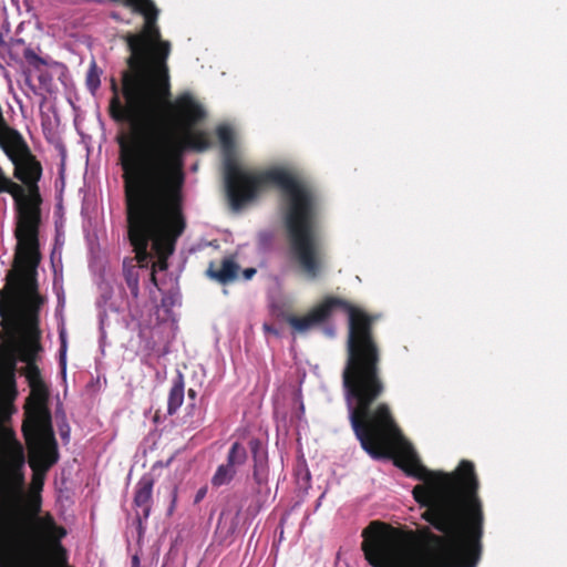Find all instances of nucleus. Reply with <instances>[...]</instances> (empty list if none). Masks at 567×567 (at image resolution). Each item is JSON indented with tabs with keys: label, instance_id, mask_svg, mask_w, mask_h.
Segmentation results:
<instances>
[{
	"label": "nucleus",
	"instance_id": "20e7f679",
	"mask_svg": "<svg viewBox=\"0 0 567 567\" xmlns=\"http://www.w3.org/2000/svg\"><path fill=\"white\" fill-rule=\"evenodd\" d=\"M10 59L20 64L24 75V86L33 95H42L32 81V75L37 78L44 73L51 58L41 55L40 47L25 43L23 39H12L7 44Z\"/></svg>",
	"mask_w": 567,
	"mask_h": 567
},
{
	"label": "nucleus",
	"instance_id": "dca6fc26",
	"mask_svg": "<svg viewBox=\"0 0 567 567\" xmlns=\"http://www.w3.org/2000/svg\"><path fill=\"white\" fill-rule=\"evenodd\" d=\"M323 331H324V333H326L328 337H330V338L334 337L336 331H334V328H333L332 326H328V327H326V328L323 329Z\"/></svg>",
	"mask_w": 567,
	"mask_h": 567
},
{
	"label": "nucleus",
	"instance_id": "423d86ee",
	"mask_svg": "<svg viewBox=\"0 0 567 567\" xmlns=\"http://www.w3.org/2000/svg\"><path fill=\"white\" fill-rule=\"evenodd\" d=\"M54 79H58L62 85L66 86L69 82V70L65 64L51 59L43 74L38 76L39 85H37L43 100L45 94H53L56 91Z\"/></svg>",
	"mask_w": 567,
	"mask_h": 567
},
{
	"label": "nucleus",
	"instance_id": "2eb2a0df",
	"mask_svg": "<svg viewBox=\"0 0 567 567\" xmlns=\"http://www.w3.org/2000/svg\"><path fill=\"white\" fill-rule=\"evenodd\" d=\"M244 277L246 280H249L254 277V275L256 274V269L255 268H247L244 270Z\"/></svg>",
	"mask_w": 567,
	"mask_h": 567
},
{
	"label": "nucleus",
	"instance_id": "0eeeda50",
	"mask_svg": "<svg viewBox=\"0 0 567 567\" xmlns=\"http://www.w3.org/2000/svg\"><path fill=\"white\" fill-rule=\"evenodd\" d=\"M249 449L254 461L252 477L255 483L262 488L268 484L267 452L262 449V444L258 439L249 441Z\"/></svg>",
	"mask_w": 567,
	"mask_h": 567
},
{
	"label": "nucleus",
	"instance_id": "ddd939ff",
	"mask_svg": "<svg viewBox=\"0 0 567 567\" xmlns=\"http://www.w3.org/2000/svg\"><path fill=\"white\" fill-rule=\"evenodd\" d=\"M100 73L95 62H92L86 73V85L92 93L101 85Z\"/></svg>",
	"mask_w": 567,
	"mask_h": 567
},
{
	"label": "nucleus",
	"instance_id": "aec40b11",
	"mask_svg": "<svg viewBox=\"0 0 567 567\" xmlns=\"http://www.w3.org/2000/svg\"><path fill=\"white\" fill-rule=\"evenodd\" d=\"M103 322H104V321H103V317L101 316V317H100V323H101V326H103ZM101 333H102V337H104V333H105V332H104V330H103V327H101Z\"/></svg>",
	"mask_w": 567,
	"mask_h": 567
},
{
	"label": "nucleus",
	"instance_id": "a878e982",
	"mask_svg": "<svg viewBox=\"0 0 567 567\" xmlns=\"http://www.w3.org/2000/svg\"><path fill=\"white\" fill-rule=\"evenodd\" d=\"M299 411H300L301 413H303V412H305V406H303V403H302V402L300 403Z\"/></svg>",
	"mask_w": 567,
	"mask_h": 567
},
{
	"label": "nucleus",
	"instance_id": "f257e3e1",
	"mask_svg": "<svg viewBox=\"0 0 567 567\" xmlns=\"http://www.w3.org/2000/svg\"><path fill=\"white\" fill-rule=\"evenodd\" d=\"M168 56H128L122 74V92L111 100L115 121L130 125L117 140L123 171L128 238L134 259L123 261V276L132 298L140 295V268L152 262V282L157 286L155 268H167L166 259L184 230L183 204L185 151H205L210 146L204 133L188 132L183 140L171 131L167 120L169 75Z\"/></svg>",
	"mask_w": 567,
	"mask_h": 567
},
{
	"label": "nucleus",
	"instance_id": "6ab92c4d",
	"mask_svg": "<svg viewBox=\"0 0 567 567\" xmlns=\"http://www.w3.org/2000/svg\"><path fill=\"white\" fill-rule=\"evenodd\" d=\"M188 396H189V398H192V399H195V396H196V391H195V390H193V389H189V390H188Z\"/></svg>",
	"mask_w": 567,
	"mask_h": 567
},
{
	"label": "nucleus",
	"instance_id": "c85d7f7f",
	"mask_svg": "<svg viewBox=\"0 0 567 567\" xmlns=\"http://www.w3.org/2000/svg\"><path fill=\"white\" fill-rule=\"evenodd\" d=\"M62 437H63V440L68 439L69 437V433H62Z\"/></svg>",
	"mask_w": 567,
	"mask_h": 567
},
{
	"label": "nucleus",
	"instance_id": "bb28decb",
	"mask_svg": "<svg viewBox=\"0 0 567 567\" xmlns=\"http://www.w3.org/2000/svg\"><path fill=\"white\" fill-rule=\"evenodd\" d=\"M235 528H236V524H233L231 527L229 528V533H234Z\"/></svg>",
	"mask_w": 567,
	"mask_h": 567
},
{
	"label": "nucleus",
	"instance_id": "5701e85b",
	"mask_svg": "<svg viewBox=\"0 0 567 567\" xmlns=\"http://www.w3.org/2000/svg\"><path fill=\"white\" fill-rule=\"evenodd\" d=\"M61 338H63V334L61 333ZM62 350L65 351V341L62 339Z\"/></svg>",
	"mask_w": 567,
	"mask_h": 567
},
{
	"label": "nucleus",
	"instance_id": "9d476101",
	"mask_svg": "<svg viewBox=\"0 0 567 567\" xmlns=\"http://www.w3.org/2000/svg\"><path fill=\"white\" fill-rule=\"evenodd\" d=\"M184 401V380L183 375L179 373L178 377L174 380L173 385L168 393L167 400V413L173 415L177 412Z\"/></svg>",
	"mask_w": 567,
	"mask_h": 567
},
{
	"label": "nucleus",
	"instance_id": "f3484780",
	"mask_svg": "<svg viewBox=\"0 0 567 567\" xmlns=\"http://www.w3.org/2000/svg\"><path fill=\"white\" fill-rule=\"evenodd\" d=\"M162 302H163V306H168V305L173 306L174 299H173V297H164Z\"/></svg>",
	"mask_w": 567,
	"mask_h": 567
},
{
	"label": "nucleus",
	"instance_id": "7ed1b4c3",
	"mask_svg": "<svg viewBox=\"0 0 567 567\" xmlns=\"http://www.w3.org/2000/svg\"><path fill=\"white\" fill-rule=\"evenodd\" d=\"M218 140L224 155V183L234 209L252 199L259 187L275 184L280 190L279 216L287 233L290 257L299 272L309 281L321 278L327 270L320 224V204L313 189L284 168L260 174L245 172L236 162L233 128L220 125Z\"/></svg>",
	"mask_w": 567,
	"mask_h": 567
},
{
	"label": "nucleus",
	"instance_id": "393cba45",
	"mask_svg": "<svg viewBox=\"0 0 567 567\" xmlns=\"http://www.w3.org/2000/svg\"><path fill=\"white\" fill-rule=\"evenodd\" d=\"M61 364H62V367H63V371L65 372V359H64V358H62V360H61Z\"/></svg>",
	"mask_w": 567,
	"mask_h": 567
},
{
	"label": "nucleus",
	"instance_id": "b1692460",
	"mask_svg": "<svg viewBox=\"0 0 567 567\" xmlns=\"http://www.w3.org/2000/svg\"><path fill=\"white\" fill-rule=\"evenodd\" d=\"M175 498H176V492L174 491L173 492V503L175 502ZM172 506H174V504ZM172 509H173V507H171L169 512H172Z\"/></svg>",
	"mask_w": 567,
	"mask_h": 567
},
{
	"label": "nucleus",
	"instance_id": "f03ea898",
	"mask_svg": "<svg viewBox=\"0 0 567 567\" xmlns=\"http://www.w3.org/2000/svg\"><path fill=\"white\" fill-rule=\"evenodd\" d=\"M338 309L348 315L349 321L342 385L355 437L374 460L385 457V447L392 440L399 441L400 466L422 482L412 491L414 499L425 508L422 517L443 533L439 536L424 528L417 538H405L378 530L362 547H481L483 513L476 495L474 464L462 461L454 475L427 470L413 446L401 437L389 406L384 403L375 409L371 406L384 391L379 349L371 334L372 318L342 299L328 297L307 316H289L287 321L293 332L305 334Z\"/></svg>",
	"mask_w": 567,
	"mask_h": 567
},
{
	"label": "nucleus",
	"instance_id": "1a4fd4ad",
	"mask_svg": "<svg viewBox=\"0 0 567 567\" xmlns=\"http://www.w3.org/2000/svg\"><path fill=\"white\" fill-rule=\"evenodd\" d=\"M238 271L239 266L233 257H226L219 265L212 262L207 269V275L219 284L226 285L237 278Z\"/></svg>",
	"mask_w": 567,
	"mask_h": 567
},
{
	"label": "nucleus",
	"instance_id": "6e6552de",
	"mask_svg": "<svg viewBox=\"0 0 567 567\" xmlns=\"http://www.w3.org/2000/svg\"><path fill=\"white\" fill-rule=\"evenodd\" d=\"M176 110L179 118L186 125H192L205 116V111L202 105L198 104L188 92H185L177 97Z\"/></svg>",
	"mask_w": 567,
	"mask_h": 567
},
{
	"label": "nucleus",
	"instance_id": "f8f14e48",
	"mask_svg": "<svg viewBox=\"0 0 567 567\" xmlns=\"http://www.w3.org/2000/svg\"><path fill=\"white\" fill-rule=\"evenodd\" d=\"M237 474V470L228 463L220 464L212 477V484L220 487L229 484Z\"/></svg>",
	"mask_w": 567,
	"mask_h": 567
},
{
	"label": "nucleus",
	"instance_id": "412c9836",
	"mask_svg": "<svg viewBox=\"0 0 567 567\" xmlns=\"http://www.w3.org/2000/svg\"><path fill=\"white\" fill-rule=\"evenodd\" d=\"M265 329L267 331H270V332H274V333H277V331L275 329H271L269 326H265Z\"/></svg>",
	"mask_w": 567,
	"mask_h": 567
},
{
	"label": "nucleus",
	"instance_id": "4be33fe9",
	"mask_svg": "<svg viewBox=\"0 0 567 567\" xmlns=\"http://www.w3.org/2000/svg\"><path fill=\"white\" fill-rule=\"evenodd\" d=\"M309 480H310V474H309V472H306V474H305V481H306V483H308V482H309Z\"/></svg>",
	"mask_w": 567,
	"mask_h": 567
},
{
	"label": "nucleus",
	"instance_id": "9b49d317",
	"mask_svg": "<svg viewBox=\"0 0 567 567\" xmlns=\"http://www.w3.org/2000/svg\"><path fill=\"white\" fill-rule=\"evenodd\" d=\"M248 460L247 449L240 442H234L227 453L226 463L236 470L243 466Z\"/></svg>",
	"mask_w": 567,
	"mask_h": 567
},
{
	"label": "nucleus",
	"instance_id": "a211bd4d",
	"mask_svg": "<svg viewBox=\"0 0 567 567\" xmlns=\"http://www.w3.org/2000/svg\"><path fill=\"white\" fill-rule=\"evenodd\" d=\"M0 567H7L6 558L0 554Z\"/></svg>",
	"mask_w": 567,
	"mask_h": 567
},
{
	"label": "nucleus",
	"instance_id": "39448f33",
	"mask_svg": "<svg viewBox=\"0 0 567 567\" xmlns=\"http://www.w3.org/2000/svg\"><path fill=\"white\" fill-rule=\"evenodd\" d=\"M153 487L154 478L151 474H144L135 485L134 507L140 526L150 517L153 505Z\"/></svg>",
	"mask_w": 567,
	"mask_h": 567
},
{
	"label": "nucleus",
	"instance_id": "4468645a",
	"mask_svg": "<svg viewBox=\"0 0 567 567\" xmlns=\"http://www.w3.org/2000/svg\"><path fill=\"white\" fill-rule=\"evenodd\" d=\"M207 494V487H200L197 492H196V495L194 497V503H199L204 499V497L206 496Z\"/></svg>",
	"mask_w": 567,
	"mask_h": 567
},
{
	"label": "nucleus",
	"instance_id": "cd10ccee",
	"mask_svg": "<svg viewBox=\"0 0 567 567\" xmlns=\"http://www.w3.org/2000/svg\"><path fill=\"white\" fill-rule=\"evenodd\" d=\"M133 564H135V565H137V564H138V558H137V556H134V557H133Z\"/></svg>",
	"mask_w": 567,
	"mask_h": 567
}]
</instances>
